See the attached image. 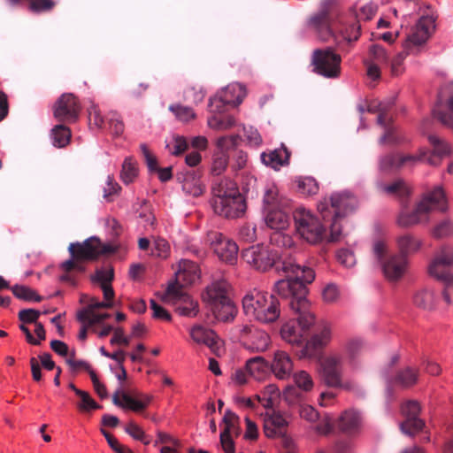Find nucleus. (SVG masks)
<instances>
[{"mask_svg":"<svg viewBox=\"0 0 453 453\" xmlns=\"http://www.w3.org/2000/svg\"><path fill=\"white\" fill-rule=\"evenodd\" d=\"M378 188L387 196H396L403 197L410 196L411 195V187L403 180H395L391 184L380 183L379 184Z\"/></svg>","mask_w":453,"mask_h":453,"instance_id":"ea45409f","label":"nucleus"},{"mask_svg":"<svg viewBox=\"0 0 453 453\" xmlns=\"http://www.w3.org/2000/svg\"><path fill=\"white\" fill-rule=\"evenodd\" d=\"M448 200H419L414 204L407 203L401 210L398 223L409 226L426 222L435 212H444L448 210Z\"/></svg>","mask_w":453,"mask_h":453,"instance_id":"39448f33","label":"nucleus"},{"mask_svg":"<svg viewBox=\"0 0 453 453\" xmlns=\"http://www.w3.org/2000/svg\"><path fill=\"white\" fill-rule=\"evenodd\" d=\"M427 272L435 280L442 282L441 296L447 304L452 303L453 296V247L441 246L434 255Z\"/></svg>","mask_w":453,"mask_h":453,"instance_id":"20e7f679","label":"nucleus"},{"mask_svg":"<svg viewBox=\"0 0 453 453\" xmlns=\"http://www.w3.org/2000/svg\"><path fill=\"white\" fill-rule=\"evenodd\" d=\"M337 260L345 267H351L356 264L354 253L348 249H342L337 252Z\"/></svg>","mask_w":453,"mask_h":453,"instance_id":"774afa93","label":"nucleus"},{"mask_svg":"<svg viewBox=\"0 0 453 453\" xmlns=\"http://www.w3.org/2000/svg\"><path fill=\"white\" fill-rule=\"evenodd\" d=\"M175 274L178 281L192 284L200 278V270L195 262L182 259L179 263V270Z\"/></svg>","mask_w":453,"mask_h":453,"instance_id":"72a5a7b5","label":"nucleus"},{"mask_svg":"<svg viewBox=\"0 0 453 453\" xmlns=\"http://www.w3.org/2000/svg\"><path fill=\"white\" fill-rule=\"evenodd\" d=\"M88 112L90 125H93L96 128H102L104 127V118L102 116L101 111L97 104H92L88 107Z\"/></svg>","mask_w":453,"mask_h":453,"instance_id":"e2e57ef3","label":"nucleus"},{"mask_svg":"<svg viewBox=\"0 0 453 453\" xmlns=\"http://www.w3.org/2000/svg\"><path fill=\"white\" fill-rule=\"evenodd\" d=\"M415 52H416V50L413 47H412V50L410 51L407 50L403 47V51L400 52L395 56V58L391 60V64H390L391 73L393 76H398L403 73V71H404L403 62H404L406 57L409 54H412Z\"/></svg>","mask_w":453,"mask_h":453,"instance_id":"5fc2aeb1","label":"nucleus"},{"mask_svg":"<svg viewBox=\"0 0 453 453\" xmlns=\"http://www.w3.org/2000/svg\"><path fill=\"white\" fill-rule=\"evenodd\" d=\"M311 63L312 71L322 77L335 79L341 74L342 58L331 47L314 50Z\"/></svg>","mask_w":453,"mask_h":453,"instance_id":"423d86ee","label":"nucleus"},{"mask_svg":"<svg viewBox=\"0 0 453 453\" xmlns=\"http://www.w3.org/2000/svg\"><path fill=\"white\" fill-rule=\"evenodd\" d=\"M246 96L244 87L240 83L227 85L219 95V101L223 104L239 105Z\"/></svg>","mask_w":453,"mask_h":453,"instance_id":"f704fd0d","label":"nucleus"},{"mask_svg":"<svg viewBox=\"0 0 453 453\" xmlns=\"http://www.w3.org/2000/svg\"><path fill=\"white\" fill-rule=\"evenodd\" d=\"M293 360L284 350L278 349L274 351L271 370L276 378L286 380L289 378L293 372Z\"/></svg>","mask_w":453,"mask_h":453,"instance_id":"cd10ccee","label":"nucleus"},{"mask_svg":"<svg viewBox=\"0 0 453 453\" xmlns=\"http://www.w3.org/2000/svg\"><path fill=\"white\" fill-rule=\"evenodd\" d=\"M245 369L256 380H263L268 375L269 365L263 357L258 356L247 360Z\"/></svg>","mask_w":453,"mask_h":453,"instance_id":"e433bc0d","label":"nucleus"},{"mask_svg":"<svg viewBox=\"0 0 453 453\" xmlns=\"http://www.w3.org/2000/svg\"><path fill=\"white\" fill-rule=\"evenodd\" d=\"M139 175V168L136 160L132 157H127L123 160L119 178L121 181L129 185L133 183Z\"/></svg>","mask_w":453,"mask_h":453,"instance_id":"58836bf2","label":"nucleus"},{"mask_svg":"<svg viewBox=\"0 0 453 453\" xmlns=\"http://www.w3.org/2000/svg\"><path fill=\"white\" fill-rule=\"evenodd\" d=\"M418 377V370L416 368L406 367L401 370L395 376L393 383L408 388L414 385Z\"/></svg>","mask_w":453,"mask_h":453,"instance_id":"c03bdc74","label":"nucleus"},{"mask_svg":"<svg viewBox=\"0 0 453 453\" xmlns=\"http://www.w3.org/2000/svg\"><path fill=\"white\" fill-rule=\"evenodd\" d=\"M264 220L268 227L280 232L289 225L288 214L281 207L280 200H264Z\"/></svg>","mask_w":453,"mask_h":453,"instance_id":"ddd939ff","label":"nucleus"},{"mask_svg":"<svg viewBox=\"0 0 453 453\" xmlns=\"http://www.w3.org/2000/svg\"><path fill=\"white\" fill-rule=\"evenodd\" d=\"M121 190V187L115 180L112 175H108L105 186L104 187V197H108L111 196H119Z\"/></svg>","mask_w":453,"mask_h":453,"instance_id":"338daca9","label":"nucleus"},{"mask_svg":"<svg viewBox=\"0 0 453 453\" xmlns=\"http://www.w3.org/2000/svg\"><path fill=\"white\" fill-rule=\"evenodd\" d=\"M321 373L326 385L333 388L351 389L349 383L342 381V357L331 355L321 362Z\"/></svg>","mask_w":453,"mask_h":453,"instance_id":"dca6fc26","label":"nucleus"},{"mask_svg":"<svg viewBox=\"0 0 453 453\" xmlns=\"http://www.w3.org/2000/svg\"><path fill=\"white\" fill-rule=\"evenodd\" d=\"M150 400L151 397L146 395L134 397L124 392L122 387H119L112 395V403L114 405L135 412L144 410L150 403Z\"/></svg>","mask_w":453,"mask_h":453,"instance_id":"aec40b11","label":"nucleus"},{"mask_svg":"<svg viewBox=\"0 0 453 453\" xmlns=\"http://www.w3.org/2000/svg\"><path fill=\"white\" fill-rule=\"evenodd\" d=\"M166 149L171 154L178 156L188 149V142L185 137L175 136L166 143Z\"/></svg>","mask_w":453,"mask_h":453,"instance_id":"680f3d73","label":"nucleus"},{"mask_svg":"<svg viewBox=\"0 0 453 453\" xmlns=\"http://www.w3.org/2000/svg\"><path fill=\"white\" fill-rule=\"evenodd\" d=\"M142 154L144 157L146 165L150 173H157L158 179L162 182L168 181L173 177L172 166L160 168L157 165V157L149 150L145 143L140 145Z\"/></svg>","mask_w":453,"mask_h":453,"instance_id":"2f4dec72","label":"nucleus"},{"mask_svg":"<svg viewBox=\"0 0 453 453\" xmlns=\"http://www.w3.org/2000/svg\"><path fill=\"white\" fill-rule=\"evenodd\" d=\"M382 271L385 277L391 281L401 279L408 266L407 257L400 255H392L382 264Z\"/></svg>","mask_w":453,"mask_h":453,"instance_id":"a878e982","label":"nucleus"},{"mask_svg":"<svg viewBox=\"0 0 453 453\" xmlns=\"http://www.w3.org/2000/svg\"><path fill=\"white\" fill-rule=\"evenodd\" d=\"M163 299L176 306V311L184 317L194 318L198 314L199 307L188 294L175 283H170L165 290Z\"/></svg>","mask_w":453,"mask_h":453,"instance_id":"1a4fd4ad","label":"nucleus"},{"mask_svg":"<svg viewBox=\"0 0 453 453\" xmlns=\"http://www.w3.org/2000/svg\"><path fill=\"white\" fill-rule=\"evenodd\" d=\"M335 0H324L318 12L311 14L305 21V27L316 34L321 41H327L332 35L331 11Z\"/></svg>","mask_w":453,"mask_h":453,"instance_id":"0eeeda50","label":"nucleus"},{"mask_svg":"<svg viewBox=\"0 0 453 453\" xmlns=\"http://www.w3.org/2000/svg\"><path fill=\"white\" fill-rule=\"evenodd\" d=\"M229 162L228 153L215 151L211 157L210 172L212 175H221L227 168Z\"/></svg>","mask_w":453,"mask_h":453,"instance_id":"a18cd8bd","label":"nucleus"},{"mask_svg":"<svg viewBox=\"0 0 453 453\" xmlns=\"http://www.w3.org/2000/svg\"><path fill=\"white\" fill-rule=\"evenodd\" d=\"M13 295L19 298L28 302H41L42 296L35 290L24 285H14L11 288Z\"/></svg>","mask_w":453,"mask_h":453,"instance_id":"09e8293b","label":"nucleus"},{"mask_svg":"<svg viewBox=\"0 0 453 453\" xmlns=\"http://www.w3.org/2000/svg\"><path fill=\"white\" fill-rule=\"evenodd\" d=\"M331 338L332 331L330 326L326 323L321 324L319 331L314 334L306 342L303 349V355L308 357H315L319 350L330 342Z\"/></svg>","mask_w":453,"mask_h":453,"instance_id":"b1692460","label":"nucleus"},{"mask_svg":"<svg viewBox=\"0 0 453 453\" xmlns=\"http://www.w3.org/2000/svg\"><path fill=\"white\" fill-rule=\"evenodd\" d=\"M239 332L242 346L250 352H265L272 343L269 334L253 325H242Z\"/></svg>","mask_w":453,"mask_h":453,"instance_id":"9d476101","label":"nucleus"},{"mask_svg":"<svg viewBox=\"0 0 453 453\" xmlns=\"http://www.w3.org/2000/svg\"><path fill=\"white\" fill-rule=\"evenodd\" d=\"M81 106L78 98L72 93H64L53 106V116L60 122L77 120Z\"/></svg>","mask_w":453,"mask_h":453,"instance_id":"4468645a","label":"nucleus"},{"mask_svg":"<svg viewBox=\"0 0 453 453\" xmlns=\"http://www.w3.org/2000/svg\"><path fill=\"white\" fill-rule=\"evenodd\" d=\"M71 130L64 125H56L50 131L51 143L56 148H64L71 139Z\"/></svg>","mask_w":453,"mask_h":453,"instance_id":"a19ab883","label":"nucleus"},{"mask_svg":"<svg viewBox=\"0 0 453 453\" xmlns=\"http://www.w3.org/2000/svg\"><path fill=\"white\" fill-rule=\"evenodd\" d=\"M281 270L286 278L275 282L274 292L282 298L290 299L289 303L297 300L299 296H305V285L314 280V270L290 260L282 262Z\"/></svg>","mask_w":453,"mask_h":453,"instance_id":"f03ea898","label":"nucleus"},{"mask_svg":"<svg viewBox=\"0 0 453 453\" xmlns=\"http://www.w3.org/2000/svg\"><path fill=\"white\" fill-rule=\"evenodd\" d=\"M363 349V342L360 339H351L345 343L344 350L349 358V365L355 366V358Z\"/></svg>","mask_w":453,"mask_h":453,"instance_id":"6e6d98bb","label":"nucleus"},{"mask_svg":"<svg viewBox=\"0 0 453 453\" xmlns=\"http://www.w3.org/2000/svg\"><path fill=\"white\" fill-rule=\"evenodd\" d=\"M78 396L80 397V402L77 406L81 411L88 412L100 408V405L96 403L88 392L84 390L78 392Z\"/></svg>","mask_w":453,"mask_h":453,"instance_id":"bf43d9fd","label":"nucleus"},{"mask_svg":"<svg viewBox=\"0 0 453 453\" xmlns=\"http://www.w3.org/2000/svg\"><path fill=\"white\" fill-rule=\"evenodd\" d=\"M411 302L417 309L431 313L437 308L439 296L433 288L424 286L413 292Z\"/></svg>","mask_w":453,"mask_h":453,"instance_id":"4be33fe9","label":"nucleus"},{"mask_svg":"<svg viewBox=\"0 0 453 453\" xmlns=\"http://www.w3.org/2000/svg\"><path fill=\"white\" fill-rule=\"evenodd\" d=\"M229 289V283L219 279L209 284L202 295L215 318L223 322L233 320L236 315V308L228 296Z\"/></svg>","mask_w":453,"mask_h":453,"instance_id":"7ed1b4c3","label":"nucleus"},{"mask_svg":"<svg viewBox=\"0 0 453 453\" xmlns=\"http://www.w3.org/2000/svg\"><path fill=\"white\" fill-rule=\"evenodd\" d=\"M419 157L412 155L389 154L380 158L379 167L382 172L397 170L407 164L414 165Z\"/></svg>","mask_w":453,"mask_h":453,"instance_id":"7c9ffc66","label":"nucleus"},{"mask_svg":"<svg viewBox=\"0 0 453 453\" xmlns=\"http://www.w3.org/2000/svg\"><path fill=\"white\" fill-rule=\"evenodd\" d=\"M370 58L366 59V62H373L380 65H384L388 63V55L386 50L378 44H373L369 50Z\"/></svg>","mask_w":453,"mask_h":453,"instance_id":"864d4df0","label":"nucleus"},{"mask_svg":"<svg viewBox=\"0 0 453 453\" xmlns=\"http://www.w3.org/2000/svg\"><path fill=\"white\" fill-rule=\"evenodd\" d=\"M361 423V418L358 412L346 411L339 418V427L344 432H352L357 429Z\"/></svg>","mask_w":453,"mask_h":453,"instance_id":"79ce46f5","label":"nucleus"},{"mask_svg":"<svg viewBox=\"0 0 453 453\" xmlns=\"http://www.w3.org/2000/svg\"><path fill=\"white\" fill-rule=\"evenodd\" d=\"M242 258L252 268L265 272L276 265L280 259L278 251L267 245H253L242 251Z\"/></svg>","mask_w":453,"mask_h":453,"instance_id":"6e6552de","label":"nucleus"},{"mask_svg":"<svg viewBox=\"0 0 453 453\" xmlns=\"http://www.w3.org/2000/svg\"><path fill=\"white\" fill-rule=\"evenodd\" d=\"M269 295L268 292L258 288H253L248 291L242 301L244 314L248 318L254 319Z\"/></svg>","mask_w":453,"mask_h":453,"instance_id":"393cba45","label":"nucleus"},{"mask_svg":"<svg viewBox=\"0 0 453 453\" xmlns=\"http://www.w3.org/2000/svg\"><path fill=\"white\" fill-rule=\"evenodd\" d=\"M317 206L325 220H332L329 235L326 226L311 211L299 207L293 213L296 234L312 245L338 242L342 235L338 220L354 213L358 205L355 200H319Z\"/></svg>","mask_w":453,"mask_h":453,"instance_id":"f257e3e1","label":"nucleus"},{"mask_svg":"<svg viewBox=\"0 0 453 453\" xmlns=\"http://www.w3.org/2000/svg\"><path fill=\"white\" fill-rule=\"evenodd\" d=\"M289 306L291 310L299 314L297 321L303 332L315 324V316L310 311V302L306 296L297 297V300L291 302Z\"/></svg>","mask_w":453,"mask_h":453,"instance_id":"bb28decb","label":"nucleus"},{"mask_svg":"<svg viewBox=\"0 0 453 453\" xmlns=\"http://www.w3.org/2000/svg\"><path fill=\"white\" fill-rule=\"evenodd\" d=\"M213 198H241L237 183L230 178L215 180L211 185Z\"/></svg>","mask_w":453,"mask_h":453,"instance_id":"c756f323","label":"nucleus"},{"mask_svg":"<svg viewBox=\"0 0 453 453\" xmlns=\"http://www.w3.org/2000/svg\"><path fill=\"white\" fill-rule=\"evenodd\" d=\"M182 189L187 196L197 197L203 195L204 185L199 178L187 176L183 180Z\"/></svg>","mask_w":453,"mask_h":453,"instance_id":"49530a36","label":"nucleus"},{"mask_svg":"<svg viewBox=\"0 0 453 453\" xmlns=\"http://www.w3.org/2000/svg\"><path fill=\"white\" fill-rule=\"evenodd\" d=\"M241 140L239 135H228V136H221L218 138L216 142V146L218 148V151H222L227 153L229 150L234 149L237 146L238 142Z\"/></svg>","mask_w":453,"mask_h":453,"instance_id":"052dcab7","label":"nucleus"},{"mask_svg":"<svg viewBox=\"0 0 453 453\" xmlns=\"http://www.w3.org/2000/svg\"><path fill=\"white\" fill-rule=\"evenodd\" d=\"M189 335L196 343L207 346L216 355L220 354L222 342L213 330L197 324L189 329Z\"/></svg>","mask_w":453,"mask_h":453,"instance_id":"6ab92c4d","label":"nucleus"},{"mask_svg":"<svg viewBox=\"0 0 453 453\" xmlns=\"http://www.w3.org/2000/svg\"><path fill=\"white\" fill-rule=\"evenodd\" d=\"M68 250L70 255L80 259L82 263L96 258L101 254L113 251L110 245H103L100 240L92 236L85 240L82 243H71Z\"/></svg>","mask_w":453,"mask_h":453,"instance_id":"f8f14e48","label":"nucleus"},{"mask_svg":"<svg viewBox=\"0 0 453 453\" xmlns=\"http://www.w3.org/2000/svg\"><path fill=\"white\" fill-rule=\"evenodd\" d=\"M428 141L433 147L432 152L429 155L426 152H421L419 156L416 157H419L418 161H425L429 165H437L442 157L451 153V147L445 140L441 139L435 134H430Z\"/></svg>","mask_w":453,"mask_h":453,"instance_id":"5701e85b","label":"nucleus"},{"mask_svg":"<svg viewBox=\"0 0 453 453\" xmlns=\"http://www.w3.org/2000/svg\"><path fill=\"white\" fill-rule=\"evenodd\" d=\"M434 29L435 19L433 16L420 17L414 30L408 35L403 46L409 51L412 50V47L416 50L428 40Z\"/></svg>","mask_w":453,"mask_h":453,"instance_id":"2eb2a0df","label":"nucleus"},{"mask_svg":"<svg viewBox=\"0 0 453 453\" xmlns=\"http://www.w3.org/2000/svg\"><path fill=\"white\" fill-rule=\"evenodd\" d=\"M296 387L303 391H311L313 388L311 376L305 371H299L293 375Z\"/></svg>","mask_w":453,"mask_h":453,"instance_id":"13d9d810","label":"nucleus"},{"mask_svg":"<svg viewBox=\"0 0 453 453\" xmlns=\"http://www.w3.org/2000/svg\"><path fill=\"white\" fill-rule=\"evenodd\" d=\"M169 111L173 113L177 119L182 122H188L196 118V112L189 106H184L180 104H171Z\"/></svg>","mask_w":453,"mask_h":453,"instance_id":"3c124183","label":"nucleus"},{"mask_svg":"<svg viewBox=\"0 0 453 453\" xmlns=\"http://www.w3.org/2000/svg\"><path fill=\"white\" fill-rule=\"evenodd\" d=\"M420 406L416 401H408L402 406V413L405 420L400 424L403 434L408 436H414L421 431L425 426L422 419L418 418Z\"/></svg>","mask_w":453,"mask_h":453,"instance_id":"f3484780","label":"nucleus"},{"mask_svg":"<svg viewBox=\"0 0 453 453\" xmlns=\"http://www.w3.org/2000/svg\"><path fill=\"white\" fill-rule=\"evenodd\" d=\"M207 241L219 260L229 265L235 264L239 249L234 242L223 236L221 233L217 231L209 232Z\"/></svg>","mask_w":453,"mask_h":453,"instance_id":"9b49d317","label":"nucleus"},{"mask_svg":"<svg viewBox=\"0 0 453 453\" xmlns=\"http://www.w3.org/2000/svg\"><path fill=\"white\" fill-rule=\"evenodd\" d=\"M107 122L109 130L113 136H120L125 130V125L119 113L117 111H110L107 114Z\"/></svg>","mask_w":453,"mask_h":453,"instance_id":"603ef678","label":"nucleus"},{"mask_svg":"<svg viewBox=\"0 0 453 453\" xmlns=\"http://www.w3.org/2000/svg\"><path fill=\"white\" fill-rule=\"evenodd\" d=\"M394 101L380 102L376 105H370L367 108L369 112H378L377 123L378 125L386 127L388 119L387 112L393 106Z\"/></svg>","mask_w":453,"mask_h":453,"instance_id":"de8ad7c7","label":"nucleus"},{"mask_svg":"<svg viewBox=\"0 0 453 453\" xmlns=\"http://www.w3.org/2000/svg\"><path fill=\"white\" fill-rule=\"evenodd\" d=\"M263 418V430L267 438L281 437L288 426L287 417L280 412L272 411L261 414Z\"/></svg>","mask_w":453,"mask_h":453,"instance_id":"a211bd4d","label":"nucleus"},{"mask_svg":"<svg viewBox=\"0 0 453 453\" xmlns=\"http://www.w3.org/2000/svg\"><path fill=\"white\" fill-rule=\"evenodd\" d=\"M281 339L291 345H300L304 337V332L296 326L294 320H289L281 326L280 331Z\"/></svg>","mask_w":453,"mask_h":453,"instance_id":"c9c22d12","label":"nucleus"},{"mask_svg":"<svg viewBox=\"0 0 453 453\" xmlns=\"http://www.w3.org/2000/svg\"><path fill=\"white\" fill-rule=\"evenodd\" d=\"M450 90L451 94L446 101L448 112L434 109L433 114L442 125L453 128V84L450 85Z\"/></svg>","mask_w":453,"mask_h":453,"instance_id":"37998d69","label":"nucleus"},{"mask_svg":"<svg viewBox=\"0 0 453 453\" xmlns=\"http://www.w3.org/2000/svg\"><path fill=\"white\" fill-rule=\"evenodd\" d=\"M114 277L113 269L109 268H102L96 272V274L92 277L94 281H97L101 286L111 284V280Z\"/></svg>","mask_w":453,"mask_h":453,"instance_id":"0e129e2a","label":"nucleus"},{"mask_svg":"<svg viewBox=\"0 0 453 453\" xmlns=\"http://www.w3.org/2000/svg\"><path fill=\"white\" fill-rule=\"evenodd\" d=\"M213 211L226 219H236L244 215L246 200H210Z\"/></svg>","mask_w":453,"mask_h":453,"instance_id":"412c9836","label":"nucleus"},{"mask_svg":"<svg viewBox=\"0 0 453 453\" xmlns=\"http://www.w3.org/2000/svg\"><path fill=\"white\" fill-rule=\"evenodd\" d=\"M82 303L87 302L88 304L86 307L81 309V317L84 314L89 312V311L100 308H111L113 306V302H100L95 297H89L87 296H83L81 300Z\"/></svg>","mask_w":453,"mask_h":453,"instance_id":"4d7b16f0","label":"nucleus"},{"mask_svg":"<svg viewBox=\"0 0 453 453\" xmlns=\"http://www.w3.org/2000/svg\"><path fill=\"white\" fill-rule=\"evenodd\" d=\"M170 246L165 239H157L154 242L152 255L160 258H166Z\"/></svg>","mask_w":453,"mask_h":453,"instance_id":"69168bd1","label":"nucleus"},{"mask_svg":"<svg viewBox=\"0 0 453 453\" xmlns=\"http://www.w3.org/2000/svg\"><path fill=\"white\" fill-rule=\"evenodd\" d=\"M280 316V302L273 295L270 294L259 311L257 313L254 320L261 324L267 325L277 321Z\"/></svg>","mask_w":453,"mask_h":453,"instance_id":"c85d7f7f","label":"nucleus"},{"mask_svg":"<svg viewBox=\"0 0 453 453\" xmlns=\"http://www.w3.org/2000/svg\"><path fill=\"white\" fill-rule=\"evenodd\" d=\"M261 160L265 165L271 166L274 170L289 164L290 153L284 146L277 148L269 153H261Z\"/></svg>","mask_w":453,"mask_h":453,"instance_id":"473e14b6","label":"nucleus"},{"mask_svg":"<svg viewBox=\"0 0 453 453\" xmlns=\"http://www.w3.org/2000/svg\"><path fill=\"white\" fill-rule=\"evenodd\" d=\"M396 244L400 256H406L418 252L422 247L421 239L411 234H404L397 237Z\"/></svg>","mask_w":453,"mask_h":453,"instance_id":"4c0bfd02","label":"nucleus"},{"mask_svg":"<svg viewBox=\"0 0 453 453\" xmlns=\"http://www.w3.org/2000/svg\"><path fill=\"white\" fill-rule=\"evenodd\" d=\"M296 183L300 193L306 196H315L319 188V183L312 177H299Z\"/></svg>","mask_w":453,"mask_h":453,"instance_id":"8fccbe9b","label":"nucleus"}]
</instances>
